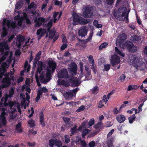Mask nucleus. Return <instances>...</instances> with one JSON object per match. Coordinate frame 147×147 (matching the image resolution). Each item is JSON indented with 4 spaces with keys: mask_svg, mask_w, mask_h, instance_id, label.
<instances>
[{
    "mask_svg": "<svg viewBox=\"0 0 147 147\" xmlns=\"http://www.w3.org/2000/svg\"><path fill=\"white\" fill-rule=\"evenodd\" d=\"M52 20L49 22L45 24L44 23L46 22L45 19L42 17H39L35 21L36 23L35 24L34 26L35 27H39L43 23H44L42 25L44 27H47V30L49 31L52 25Z\"/></svg>",
    "mask_w": 147,
    "mask_h": 147,
    "instance_id": "nucleus-5",
    "label": "nucleus"
},
{
    "mask_svg": "<svg viewBox=\"0 0 147 147\" xmlns=\"http://www.w3.org/2000/svg\"><path fill=\"white\" fill-rule=\"evenodd\" d=\"M49 31V36L50 38H52L54 35L55 34L56 32V30L55 28H53L52 29L51 31Z\"/></svg>",
    "mask_w": 147,
    "mask_h": 147,
    "instance_id": "nucleus-28",
    "label": "nucleus"
},
{
    "mask_svg": "<svg viewBox=\"0 0 147 147\" xmlns=\"http://www.w3.org/2000/svg\"><path fill=\"white\" fill-rule=\"evenodd\" d=\"M104 102L103 100L100 101L99 103L98 107L99 108H101L104 106Z\"/></svg>",
    "mask_w": 147,
    "mask_h": 147,
    "instance_id": "nucleus-55",
    "label": "nucleus"
},
{
    "mask_svg": "<svg viewBox=\"0 0 147 147\" xmlns=\"http://www.w3.org/2000/svg\"><path fill=\"white\" fill-rule=\"evenodd\" d=\"M129 11L127 13V9L125 7L119 8L114 13V15L117 19L120 21H123L125 19L126 22H128V14Z\"/></svg>",
    "mask_w": 147,
    "mask_h": 147,
    "instance_id": "nucleus-3",
    "label": "nucleus"
},
{
    "mask_svg": "<svg viewBox=\"0 0 147 147\" xmlns=\"http://www.w3.org/2000/svg\"><path fill=\"white\" fill-rule=\"evenodd\" d=\"M125 78L126 76H125L124 74H123L119 78V79L120 81L122 82L124 81Z\"/></svg>",
    "mask_w": 147,
    "mask_h": 147,
    "instance_id": "nucleus-52",
    "label": "nucleus"
},
{
    "mask_svg": "<svg viewBox=\"0 0 147 147\" xmlns=\"http://www.w3.org/2000/svg\"><path fill=\"white\" fill-rule=\"evenodd\" d=\"M3 25L4 26L3 28V32L1 34L2 37L5 36L7 33L6 28L5 26L6 25H7L8 28L12 27L13 29H14L16 26V23L11 22L9 20H7L5 19L3 20Z\"/></svg>",
    "mask_w": 147,
    "mask_h": 147,
    "instance_id": "nucleus-6",
    "label": "nucleus"
},
{
    "mask_svg": "<svg viewBox=\"0 0 147 147\" xmlns=\"http://www.w3.org/2000/svg\"><path fill=\"white\" fill-rule=\"evenodd\" d=\"M39 59H37V58H35L34 59V60L33 63V66L34 67H35L37 61Z\"/></svg>",
    "mask_w": 147,
    "mask_h": 147,
    "instance_id": "nucleus-59",
    "label": "nucleus"
},
{
    "mask_svg": "<svg viewBox=\"0 0 147 147\" xmlns=\"http://www.w3.org/2000/svg\"><path fill=\"white\" fill-rule=\"evenodd\" d=\"M39 115V121L40 124L42 127H44L45 126V124L44 121V115L43 113L41 112Z\"/></svg>",
    "mask_w": 147,
    "mask_h": 147,
    "instance_id": "nucleus-22",
    "label": "nucleus"
},
{
    "mask_svg": "<svg viewBox=\"0 0 147 147\" xmlns=\"http://www.w3.org/2000/svg\"><path fill=\"white\" fill-rule=\"evenodd\" d=\"M93 15V11L91 8L89 7L85 8V10L83 13V15L84 17L89 18L91 17Z\"/></svg>",
    "mask_w": 147,
    "mask_h": 147,
    "instance_id": "nucleus-13",
    "label": "nucleus"
},
{
    "mask_svg": "<svg viewBox=\"0 0 147 147\" xmlns=\"http://www.w3.org/2000/svg\"><path fill=\"white\" fill-rule=\"evenodd\" d=\"M55 5L61 7L62 5V2L56 0L55 1Z\"/></svg>",
    "mask_w": 147,
    "mask_h": 147,
    "instance_id": "nucleus-58",
    "label": "nucleus"
},
{
    "mask_svg": "<svg viewBox=\"0 0 147 147\" xmlns=\"http://www.w3.org/2000/svg\"><path fill=\"white\" fill-rule=\"evenodd\" d=\"M16 129L18 132H21L22 131L21 124L20 123H19L16 125Z\"/></svg>",
    "mask_w": 147,
    "mask_h": 147,
    "instance_id": "nucleus-31",
    "label": "nucleus"
},
{
    "mask_svg": "<svg viewBox=\"0 0 147 147\" xmlns=\"http://www.w3.org/2000/svg\"><path fill=\"white\" fill-rule=\"evenodd\" d=\"M57 84L59 85H62L65 86H67V84L64 80L62 79L58 80L57 81Z\"/></svg>",
    "mask_w": 147,
    "mask_h": 147,
    "instance_id": "nucleus-27",
    "label": "nucleus"
},
{
    "mask_svg": "<svg viewBox=\"0 0 147 147\" xmlns=\"http://www.w3.org/2000/svg\"><path fill=\"white\" fill-rule=\"evenodd\" d=\"M73 82L74 83L76 86L79 85L80 83H79L78 80L76 78H74Z\"/></svg>",
    "mask_w": 147,
    "mask_h": 147,
    "instance_id": "nucleus-47",
    "label": "nucleus"
},
{
    "mask_svg": "<svg viewBox=\"0 0 147 147\" xmlns=\"http://www.w3.org/2000/svg\"><path fill=\"white\" fill-rule=\"evenodd\" d=\"M135 114H134L132 116L128 118L129 122L130 123H131L134 121L135 119Z\"/></svg>",
    "mask_w": 147,
    "mask_h": 147,
    "instance_id": "nucleus-37",
    "label": "nucleus"
},
{
    "mask_svg": "<svg viewBox=\"0 0 147 147\" xmlns=\"http://www.w3.org/2000/svg\"><path fill=\"white\" fill-rule=\"evenodd\" d=\"M136 58L134 56L132 55H130L129 56V61L131 64L134 65V66L136 67V69L138 68V66L137 65H135V63H136L137 60Z\"/></svg>",
    "mask_w": 147,
    "mask_h": 147,
    "instance_id": "nucleus-18",
    "label": "nucleus"
},
{
    "mask_svg": "<svg viewBox=\"0 0 147 147\" xmlns=\"http://www.w3.org/2000/svg\"><path fill=\"white\" fill-rule=\"evenodd\" d=\"M77 66L75 63L70 64L69 66V68L71 73L73 75H76V73Z\"/></svg>",
    "mask_w": 147,
    "mask_h": 147,
    "instance_id": "nucleus-17",
    "label": "nucleus"
},
{
    "mask_svg": "<svg viewBox=\"0 0 147 147\" xmlns=\"http://www.w3.org/2000/svg\"><path fill=\"white\" fill-rule=\"evenodd\" d=\"M65 103L67 105H69L70 106L72 107L73 105H75V102H65Z\"/></svg>",
    "mask_w": 147,
    "mask_h": 147,
    "instance_id": "nucleus-63",
    "label": "nucleus"
},
{
    "mask_svg": "<svg viewBox=\"0 0 147 147\" xmlns=\"http://www.w3.org/2000/svg\"><path fill=\"white\" fill-rule=\"evenodd\" d=\"M47 30L46 29L40 28L37 31L36 34L38 36V39H40L41 38L44 36L46 33Z\"/></svg>",
    "mask_w": 147,
    "mask_h": 147,
    "instance_id": "nucleus-20",
    "label": "nucleus"
},
{
    "mask_svg": "<svg viewBox=\"0 0 147 147\" xmlns=\"http://www.w3.org/2000/svg\"><path fill=\"white\" fill-rule=\"evenodd\" d=\"M98 88L97 86H95L91 90L93 93H97L98 91Z\"/></svg>",
    "mask_w": 147,
    "mask_h": 147,
    "instance_id": "nucleus-44",
    "label": "nucleus"
},
{
    "mask_svg": "<svg viewBox=\"0 0 147 147\" xmlns=\"http://www.w3.org/2000/svg\"><path fill=\"white\" fill-rule=\"evenodd\" d=\"M84 106L83 105H82L78 109L76 110V112H80L83 110H84Z\"/></svg>",
    "mask_w": 147,
    "mask_h": 147,
    "instance_id": "nucleus-53",
    "label": "nucleus"
},
{
    "mask_svg": "<svg viewBox=\"0 0 147 147\" xmlns=\"http://www.w3.org/2000/svg\"><path fill=\"white\" fill-rule=\"evenodd\" d=\"M20 97L21 98L23 99L22 101H24V102L26 100V98L25 97V95L23 93H21L20 94Z\"/></svg>",
    "mask_w": 147,
    "mask_h": 147,
    "instance_id": "nucleus-57",
    "label": "nucleus"
},
{
    "mask_svg": "<svg viewBox=\"0 0 147 147\" xmlns=\"http://www.w3.org/2000/svg\"><path fill=\"white\" fill-rule=\"evenodd\" d=\"M104 67V68L103 70L104 71H108L110 68V65L109 64H105Z\"/></svg>",
    "mask_w": 147,
    "mask_h": 147,
    "instance_id": "nucleus-45",
    "label": "nucleus"
},
{
    "mask_svg": "<svg viewBox=\"0 0 147 147\" xmlns=\"http://www.w3.org/2000/svg\"><path fill=\"white\" fill-rule=\"evenodd\" d=\"M38 67L37 69V72L35 75L36 79L37 82L38 86L40 87V83L38 82L39 75L38 74H40L39 76L40 81L43 83H45L49 81L51 77V73L53 72L56 69V64L55 62L53 61H50L49 63V66L47 67L46 74L45 71H43V63L41 61H39L38 63Z\"/></svg>",
    "mask_w": 147,
    "mask_h": 147,
    "instance_id": "nucleus-1",
    "label": "nucleus"
},
{
    "mask_svg": "<svg viewBox=\"0 0 147 147\" xmlns=\"http://www.w3.org/2000/svg\"><path fill=\"white\" fill-rule=\"evenodd\" d=\"M115 0H106L107 3L109 5H111L114 3Z\"/></svg>",
    "mask_w": 147,
    "mask_h": 147,
    "instance_id": "nucleus-54",
    "label": "nucleus"
},
{
    "mask_svg": "<svg viewBox=\"0 0 147 147\" xmlns=\"http://www.w3.org/2000/svg\"><path fill=\"white\" fill-rule=\"evenodd\" d=\"M7 104V105L6 106H9L10 109L11 110V111L9 110V111H11L12 113H13L16 111L15 107L17 108L18 111L20 113H21L20 105L18 102H16V101L12 102L10 101L8 102ZM5 106H6V105Z\"/></svg>",
    "mask_w": 147,
    "mask_h": 147,
    "instance_id": "nucleus-9",
    "label": "nucleus"
},
{
    "mask_svg": "<svg viewBox=\"0 0 147 147\" xmlns=\"http://www.w3.org/2000/svg\"><path fill=\"white\" fill-rule=\"evenodd\" d=\"M126 44L127 45V49L129 52H134L137 51L136 47L132 43L127 41Z\"/></svg>",
    "mask_w": 147,
    "mask_h": 147,
    "instance_id": "nucleus-14",
    "label": "nucleus"
},
{
    "mask_svg": "<svg viewBox=\"0 0 147 147\" xmlns=\"http://www.w3.org/2000/svg\"><path fill=\"white\" fill-rule=\"evenodd\" d=\"M93 24L97 28H99L102 27V25L101 24H98V22L96 20H95L93 22Z\"/></svg>",
    "mask_w": 147,
    "mask_h": 147,
    "instance_id": "nucleus-39",
    "label": "nucleus"
},
{
    "mask_svg": "<svg viewBox=\"0 0 147 147\" xmlns=\"http://www.w3.org/2000/svg\"><path fill=\"white\" fill-rule=\"evenodd\" d=\"M126 42L125 43L124 41H121L119 42L117 39L116 41V44L117 45L118 44L119 45L120 47L123 49H124L125 48L126 46H127V44H126Z\"/></svg>",
    "mask_w": 147,
    "mask_h": 147,
    "instance_id": "nucleus-24",
    "label": "nucleus"
},
{
    "mask_svg": "<svg viewBox=\"0 0 147 147\" xmlns=\"http://www.w3.org/2000/svg\"><path fill=\"white\" fill-rule=\"evenodd\" d=\"M113 138H111L110 139L107 141V144L108 147H113Z\"/></svg>",
    "mask_w": 147,
    "mask_h": 147,
    "instance_id": "nucleus-30",
    "label": "nucleus"
},
{
    "mask_svg": "<svg viewBox=\"0 0 147 147\" xmlns=\"http://www.w3.org/2000/svg\"><path fill=\"white\" fill-rule=\"evenodd\" d=\"M25 40V38L24 36L21 35H18L17 36V41L16 42L18 47H20Z\"/></svg>",
    "mask_w": 147,
    "mask_h": 147,
    "instance_id": "nucleus-16",
    "label": "nucleus"
},
{
    "mask_svg": "<svg viewBox=\"0 0 147 147\" xmlns=\"http://www.w3.org/2000/svg\"><path fill=\"white\" fill-rule=\"evenodd\" d=\"M78 90V88L71 90L69 92H66L64 95L65 99L67 100L71 99L73 96H75Z\"/></svg>",
    "mask_w": 147,
    "mask_h": 147,
    "instance_id": "nucleus-11",
    "label": "nucleus"
},
{
    "mask_svg": "<svg viewBox=\"0 0 147 147\" xmlns=\"http://www.w3.org/2000/svg\"><path fill=\"white\" fill-rule=\"evenodd\" d=\"M88 29L86 26H83L79 30L78 34L80 36H84L87 34Z\"/></svg>",
    "mask_w": 147,
    "mask_h": 147,
    "instance_id": "nucleus-19",
    "label": "nucleus"
},
{
    "mask_svg": "<svg viewBox=\"0 0 147 147\" xmlns=\"http://www.w3.org/2000/svg\"><path fill=\"white\" fill-rule=\"evenodd\" d=\"M117 121L120 123H122L125 120V117L122 115H119L116 117Z\"/></svg>",
    "mask_w": 147,
    "mask_h": 147,
    "instance_id": "nucleus-23",
    "label": "nucleus"
},
{
    "mask_svg": "<svg viewBox=\"0 0 147 147\" xmlns=\"http://www.w3.org/2000/svg\"><path fill=\"white\" fill-rule=\"evenodd\" d=\"M73 20L74 25L77 24L78 23L85 24L88 23L89 22L87 20L83 18L77 14H75L73 15Z\"/></svg>",
    "mask_w": 147,
    "mask_h": 147,
    "instance_id": "nucleus-8",
    "label": "nucleus"
},
{
    "mask_svg": "<svg viewBox=\"0 0 147 147\" xmlns=\"http://www.w3.org/2000/svg\"><path fill=\"white\" fill-rule=\"evenodd\" d=\"M91 78V73L88 72L85 75V79L84 80H88Z\"/></svg>",
    "mask_w": 147,
    "mask_h": 147,
    "instance_id": "nucleus-43",
    "label": "nucleus"
},
{
    "mask_svg": "<svg viewBox=\"0 0 147 147\" xmlns=\"http://www.w3.org/2000/svg\"><path fill=\"white\" fill-rule=\"evenodd\" d=\"M28 62L27 61H26L25 62V63L24 64V68L25 69H27V72L29 70V69L30 68V66L29 65H28Z\"/></svg>",
    "mask_w": 147,
    "mask_h": 147,
    "instance_id": "nucleus-46",
    "label": "nucleus"
},
{
    "mask_svg": "<svg viewBox=\"0 0 147 147\" xmlns=\"http://www.w3.org/2000/svg\"><path fill=\"white\" fill-rule=\"evenodd\" d=\"M14 91L13 88H11L9 91V94H6L5 98H2L1 102H0V111L1 110L2 112L0 116V121L1 123L3 125H5L6 123V118L5 117V111L6 109L3 108V107L4 105H7V99L8 97H11L13 94Z\"/></svg>",
    "mask_w": 147,
    "mask_h": 147,
    "instance_id": "nucleus-2",
    "label": "nucleus"
},
{
    "mask_svg": "<svg viewBox=\"0 0 147 147\" xmlns=\"http://www.w3.org/2000/svg\"><path fill=\"white\" fill-rule=\"evenodd\" d=\"M61 15V13L59 12L55 13L53 16L54 22L55 23L57 20L59 19Z\"/></svg>",
    "mask_w": 147,
    "mask_h": 147,
    "instance_id": "nucleus-25",
    "label": "nucleus"
},
{
    "mask_svg": "<svg viewBox=\"0 0 147 147\" xmlns=\"http://www.w3.org/2000/svg\"><path fill=\"white\" fill-rule=\"evenodd\" d=\"M63 119L65 123V125L67 127H69L71 125V121L70 119L68 118L63 117Z\"/></svg>",
    "mask_w": 147,
    "mask_h": 147,
    "instance_id": "nucleus-26",
    "label": "nucleus"
},
{
    "mask_svg": "<svg viewBox=\"0 0 147 147\" xmlns=\"http://www.w3.org/2000/svg\"><path fill=\"white\" fill-rule=\"evenodd\" d=\"M131 38V40L133 41H138L140 40L141 39L140 36L137 35L132 36Z\"/></svg>",
    "mask_w": 147,
    "mask_h": 147,
    "instance_id": "nucleus-29",
    "label": "nucleus"
},
{
    "mask_svg": "<svg viewBox=\"0 0 147 147\" xmlns=\"http://www.w3.org/2000/svg\"><path fill=\"white\" fill-rule=\"evenodd\" d=\"M114 131V129H112L109 131L107 135V138H109L111 136L113 133Z\"/></svg>",
    "mask_w": 147,
    "mask_h": 147,
    "instance_id": "nucleus-56",
    "label": "nucleus"
},
{
    "mask_svg": "<svg viewBox=\"0 0 147 147\" xmlns=\"http://www.w3.org/2000/svg\"><path fill=\"white\" fill-rule=\"evenodd\" d=\"M42 91L44 93H45L47 92L48 90L46 87H43L40 89H38V91L37 96L35 100L36 102H38L40 98L42 96Z\"/></svg>",
    "mask_w": 147,
    "mask_h": 147,
    "instance_id": "nucleus-15",
    "label": "nucleus"
},
{
    "mask_svg": "<svg viewBox=\"0 0 147 147\" xmlns=\"http://www.w3.org/2000/svg\"><path fill=\"white\" fill-rule=\"evenodd\" d=\"M94 120L93 119H92L89 121L88 123V125L90 127L92 126L94 123Z\"/></svg>",
    "mask_w": 147,
    "mask_h": 147,
    "instance_id": "nucleus-49",
    "label": "nucleus"
},
{
    "mask_svg": "<svg viewBox=\"0 0 147 147\" xmlns=\"http://www.w3.org/2000/svg\"><path fill=\"white\" fill-rule=\"evenodd\" d=\"M102 124V123L101 122H98L96 124H95L94 126V128L96 129H101V126Z\"/></svg>",
    "mask_w": 147,
    "mask_h": 147,
    "instance_id": "nucleus-34",
    "label": "nucleus"
},
{
    "mask_svg": "<svg viewBox=\"0 0 147 147\" xmlns=\"http://www.w3.org/2000/svg\"><path fill=\"white\" fill-rule=\"evenodd\" d=\"M28 124L31 127H33L35 126V124L34 121L32 119H30L28 122Z\"/></svg>",
    "mask_w": 147,
    "mask_h": 147,
    "instance_id": "nucleus-38",
    "label": "nucleus"
},
{
    "mask_svg": "<svg viewBox=\"0 0 147 147\" xmlns=\"http://www.w3.org/2000/svg\"><path fill=\"white\" fill-rule=\"evenodd\" d=\"M139 87V86H137L136 85H129L128 86L127 90L130 91L135 89L137 88H138Z\"/></svg>",
    "mask_w": 147,
    "mask_h": 147,
    "instance_id": "nucleus-33",
    "label": "nucleus"
},
{
    "mask_svg": "<svg viewBox=\"0 0 147 147\" xmlns=\"http://www.w3.org/2000/svg\"><path fill=\"white\" fill-rule=\"evenodd\" d=\"M115 52L116 53L120 55L122 57H124L125 55L121 51H120L117 47H115Z\"/></svg>",
    "mask_w": 147,
    "mask_h": 147,
    "instance_id": "nucleus-32",
    "label": "nucleus"
},
{
    "mask_svg": "<svg viewBox=\"0 0 147 147\" xmlns=\"http://www.w3.org/2000/svg\"><path fill=\"white\" fill-rule=\"evenodd\" d=\"M108 45V44L107 42L103 43L99 46V50H101L102 49L105 48Z\"/></svg>",
    "mask_w": 147,
    "mask_h": 147,
    "instance_id": "nucleus-41",
    "label": "nucleus"
},
{
    "mask_svg": "<svg viewBox=\"0 0 147 147\" xmlns=\"http://www.w3.org/2000/svg\"><path fill=\"white\" fill-rule=\"evenodd\" d=\"M28 144L31 147H34L35 144V142H33L32 143H31L28 142Z\"/></svg>",
    "mask_w": 147,
    "mask_h": 147,
    "instance_id": "nucleus-64",
    "label": "nucleus"
},
{
    "mask_svg": "<svg viewBox=\"0 0 147 147\" xmlns=\"http://www.w3.org/2000/svg\"><path fill=\"white\" fill-rule=\"evenodd\" d=\"M88 59L89 60V62L90 63H93V64L94 63V60L92 55H89L88 57Z\"/></svg>",
    "mask_w": 147,
    "mask_h": 147,
    "instance_id": "nucleus-51",
    "label": "nucleus"
},
{
    "mask_svg": "<svg viewBox=\"0 0 147 147\" xmlns=\"http://www.w3.org/2000/svg\"><path fill=\"white\" fill-rule=\"evenodd\" d=\"M120 110L118 111L116 108H114L113 110V112L115 114H117L120 113Z\"/></svg>",
    "mask_w": 147,
    "mask_h": 147,
    "instance_id": "nucleus-61",
    "label": "nucleus"
},
{
    "mask_svg": "<svg viewBox=\"0 0 147 147\" xmlns=\"http://www.w3.org/2000/svg\"><path fill=\"white\" fill-rule=\"evenodd\" d=\"M65 140L66 143H69L70 141V138L69 136L65 135Z\"/></svg>",
    "mask_w": 147,
    "mask_h": 147,
    "instance_id": "nucleus-50",
    "label": "nucleus"
},
{
    "mask_svg": "<svg viewBox=\"0 0 147 147\" xmlns=\"http://www.w3.org/2000/svg\"><path fill=\"white\" fill-rule=\"evenodd\" d=\"M58 77L59 78H68V75L67 70L65 69L61 70L58 73Z\"/></svg>",
    "mask_w": 147,
    "mask_h": 147,
    "instance_id": "nucleus-12",
    "label": "nucleus"
},
{
    "mask_svg": "<svg viewBox=\"0 0 147 147\" xmlns=\"http://www.w3.org/2000/svg\"><path fill=\"white\" fill-rule=\"evenodd\" d=\"M120 62L119 57L117 56L116 54H115L111 57L110 59V62L112 65L114 67V69L116 70L120 68V65H119L117 67L116 65L119 63Z\"/></svg>",
    "mask_w": 147,
    "mask_h": 147,
    "instance_id": "nucleus-7",
    "label": "nucleus"
},
{
    "mask_svg": "<svg viewBox=\"0 0 147 147\" xmlns=\"http://www.w3.org/2000/svg\"><path fill=\"white\" fill-rule=\"evenodd\" d=\"M109 98H110L109 97L107 96L106 95H105L103 97V99L102 100H103L104 102H105V103L106 104V103L107 102L108 99H109Z\"/></svg>",
    "mask_w": 147,
    "mask_h": 147,
    "instance_id": "nucleus-48",
    "label": "nucleus"
},
{
    "mask_svg": "<svg viewBox=\"0 0 147 147\" xmlns=\"http://www.w3.org/2000/svg\"><path fill=\"white\" fill-rule=\"evenodd\" d=\"M71 134L72 135H74V134L75 132L76 131V127H73L71 128Z\"/></svg>",
    "mask_w": 147,
    "mask_h": 147,
    "instance_id": "nucleus-62",
    "label": "nucleus"
},
{
    "mask_svg": "<svg viewBox=\"0 0 147 147\" xmlns=\"http://www.w3.org/2000/svg\"><path fill=\"white\" fill-rule=\"evenodd\" d=\"M55 144V140L54 139H51L49 140V145L51 147H53Z\"/></svg>",
    "mask_w": 147,
    "mask_h": 147,
    "instance_id": "nucleus-40",
    "label": "nucleus"
},
{
    "mask_svg": "<svg viewBox=\"0 0 147 147\" xmlns=\"http://www.w3.org/2000/svg\"><path fill=\"white\" fill-rule=\"evenodd\" d=\"M23 16H24V17H20V15H18L14 18L15 20H18V25L19 26H21L22 24V22L24 19L26 20V22L27 24H30L31 23L30 20L27 18L26 13H24Z\"/></svg>",
    "mask_w": 147,
    "mask_h": 147,
    "instance_id": "nucleus-10",
    "label": "nucleus"
},
{
    "mask_svg": "<svg viewBox=\"0 0 147 147\" xmlns=\"http://www.w3.org/2000/svg\"><path fill=\"white\" fill-rule=\"evenodd\" d=\"M127 36L124 33H123L120 35H119L118 38H119V39L121 41H124V40L126 38Z\"/></svg>",
    "mask_w": 147,
    "mask_h": 147,
    "instance_id": "nucleus-35",
    "label": "nucleus"
},
{
    "mask_svg": "<svg viewBox=\"0 0 147 147\" xmlns=\"http://www.w3.org/2000/svg\"><path fill=\"white\" fill-rule=\"evenodd\" d=\"M55 144L56 146L59 147L62 145V142L60 140H55Z\"/></svg>",
    "mask_w": 147,
    "mask_h": 147,
    "instance_id": "nucleus-42",
    "label": "nucleus"
},
{
    "mask_svg": "<svg viewBox=\"0 0 147 147\" xmlns=\"http://www.w3.org/2000/svg\"><path fill=\"white\" fill-rule=\"evenodd\" d=\"M9 47L7 44V42L3 41L1 42L0 44V53L2 55L4 53V54L0 59V64L1 62L5 59L6 56L8 55L9 52L7 51L5 52V50H8Z\"/></svg>",
    "mask_w": 147,
    "mask_h": 147,
    "instance_id": "nucleus-4",
    "label": "nucleus"
},
{
    "mask_svg": "<svg viewBox=\"0 0 147 147\" xmlns=\"http://www.w3.org/2000/svg\"><path fill=\"white\" fill-rule=\"evenodd\" d=\"M89 132V130L87 129H84L82 134V137L84 138L85 136H86L88 134Z\"/></svg>",
    "mask_w": 147,
    "mask_h": 147,
    "instance_id": "nucleus-36",
    "label": "nucleus"
},
{
    "mask_svg": "<svg viewBox=\"0 0 147 147\" xmlns=\"http://www.w3.org/2000/svg\"><path fill=\"white\" fill-rule=\"evenodd\" d=\"M89 145L90 147H94L95 145V142L94 141H92L89 143Z\"/></svg>",
    "mask_w": 147,
    "mask_h": 147,
    "instance_id": "nucleus-60",
    "label": "nucleus"
},
{
    "mask_svg": "<svg viewBox=\"0 0 147 147\" xmlns=\"http://www.w3.org/2000/svg\"><path fill=\"white\" fill-rule=\"evenodd\" d=\"M30 14L32 16L31 18L34 20V22L36 21V20L38 19L37 17L40 15L39 13L36 11L32 12Z\"/></svg>",
    "mask_w": 147,
    "mask_h": 147,
    "instance_id": "nucleus-21",
    "label": "nucleus"
}]
</instances>
